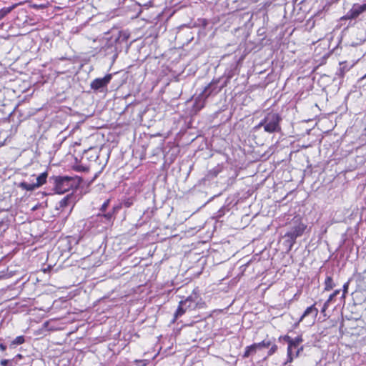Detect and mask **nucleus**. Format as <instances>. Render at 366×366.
Masks as SVG:
<instances>
[{
  "instance_id": "nucleus-1",
  "label": "nucleus",
  "mask_w": 366,
  "mask_h": 366,
  "mask_svg": "<svg viewBox=\"0 0 366 366\" xmlns=\"http://www.w3.org/2000/svg\"><path fill=\"white\" fill-rule=\"evenodd\" d=\"M281 117L277 113L269 112L264 118L257 125L254 129H258L263 127L264 130L268 133H273L280 130V122Z\"/></svg>"
},
{
  "instance_id": "nucleus-2",
  "label": "nucleus",
  "mask_w": 366,
  "mask_h": 366,
  "mask_svg": "<svg viewBox=\"0 0 366 366\" xmlns=\"http://www.w3.org/2000/svg\"><path fill=\"white\" fill-rule=\"evenodd\" d=\"M204 305V302L201 301L200 298L196 294L190 295L187 299L179 302L175 313V317L177 318L182 316L186 311L193 310L197 307H203Z\"/></svg>"
},
{
  "instance_id": "nucleus-3",
  "label": "nucleus",
  "mask_w": 366,
  "mask_h": 366,
  "mask_svg": "<svg viewBox=\"0 0 366 366\" xmlns=\"http://www.w3.org/2000/svg\"><path fill=\"white\" fill-rule=\"evenodd\" d=\"M54 184V190L57 194H63L75 187L74 179L69 177H57Z\"/></svg>"
},
{
  "instance_id": "nucleus-4",
  "label": "nucleus",
  "mask_w": 366,
  "mask_h": 366,
  "mask_svg": "<svg viewBox=\"0 0 366 366\" xmlns=\"http://www.w3.org/2000/svg\"><path fill=\"white\" fill-rule=\"evenodd\" d=\"M306 229V225L300 222L299 220H297L295 222V225L292 228L290 231L287 232L285 234V237H287L291 240L292 243H294L296 238L301 236L304 231Z\"/></svg>"
},
{
  "instance_id": "nucleus-5",
  "label": "nucleus",
  "mask_w": 366,
  "mask_h": 366,
  "mask_svg": "<svg viewBox=\"0 0 366 366\" xmlns=\"http://www.w3.org/2000/svg\"><path fill=\"white\" fill-rule=\"evenodd\" d=\"M112 79V74H107L103 78H97L95 79L92 83H91V87L92 89L94 90H98L101 88H103L106 86L111 81Z\"/></svg>"
},
{
  "instance_id": "nucleus-6",
  "label": "nucleus",
  "mask_w": 366,
  "mask_h": 366,
  "mask_svg": "<svg viewBox=\"0 0 366 366\" xmlns=\"http://www.w3.org/2000/svg\"><path fill=\"white\" fill-rule=\"evenodd\" d=\"M212 86V84H209L207 87H205L201 95L196 99L194 107H196L197 110H199L204 106L203 103L199 104L201 100L202 99H206L213 92V91L211 89Z\"/></svg>"
},
{
  "instance_id": "nucleus-7",
  "label": "nucleus",
  "mask_w": 366,
  "mask_h": 366,
  "mask_svg": "<svg viewBox=\"0 0 366 366\" xmlns=\"http://www.w3.org/2000/svg\"><path fill=\"white\" fill-rule=\"evenodd\" d=\"M366 9V4L354 5L344 19H355Z\"/></svg>"
},
{
  "instance_id": "nucleus-8",
  "label": "nucleus",
  "mask_w": 366,
  "mask_h": 366,
  "mask_svg": "<svg viewBox=\"0 0 366 366\" xmlns=\"http://www.w3.org/2000/svg\"><path fill=\"white\" fill-rule=\"evenodd\" d=\"M315 305H313L310 307H308L305 311L304 312V313L302 314V315L300 317V320H299V322L302 321V320L310 315H312L314 316V320L316 318V317L318 315V310L315 307Z\"/></svg>"
},
{
  "instance_id": "nucleus-9",
  "label": "nucleus",
  "mask_w": 366,
  "mask_h": 366,
  "mask_svg": "<svg viewBox=\"0 0 366 366\" xmlns=\"http://www.w3.org/2000/svg\"><path fill=\"white\" fill-rule=\"evenodd\" d=\"M22 4L23 2L14 4L9 7H4L0 9V20L6 16L8 14H9L12 10L16 9L18 6L21 5Z\"/></svg>"
},
{
  "instance_id": "nucleus-10",
  "label": "nucleus",
  "mask_w": 366,
  "mask_h": 366,
  "mask_svg": "<svg viewBox=\"0 0 366 366\" xmlns=\"http://www.w3.org/2000/svg\"><path fill=\"white\" fill-rule=\"evenodd\" d=\"M74 202V197L71 194H68L64 197L60 202V207H65Z\"/></svg>"
},
{
  "instance_id": "nucleus-11",
  "label": "nucleus",
  "mask_w": 366,
  "mask_h": 366,
  "mask_svg": "<svg viewBox=\"0 0 366 366\" xmlns=\"http://www.w3.org/2000/svg\"><path fill=\"white\" fill-rule=\"evenodd\" d=\"M46 178H47L46 172H43L36 177V182H35V184H36V186L37 187V188L41 187L46 182Z\"/></svg>"
},
{
  "instance_id": "nucleus-12",
  "label": "nucleus",
  "mask_w": 366,
  "mask_h": 366,
  "mask_svg": "<svg viewBox=\"0 0 366 366\" xmlns=\"http://www.w3.org/2000/svg\"><path fill=\"white\" fill-rule=\"evenodd\" d=\"M335 287V283L331 277L327 276L325 280V291H330L333 289Z\"/></svg>"
},
{
  "instance_id": "nucleus-13",
  "label": "nucleus",
  "mask_w": 366,
  "mask_h": 366,
  "mask_svg": "<svg viewBox=\"0 0 366 366\" xmlns=\"http://www.w3.org/2000/svg\"><path fill=\"white\" fill-rule=\"evenodd\" d=\"M20 187L27 191H33L37 188L35 183H28L26 182H21Z\"/></svg>"
},
{
  "instance_id": "nucleus-14",
  "label": "nucleus",
  "mask_w": 366,
  "mask_h": 366,
  "mask_svg": "<svg viewBox=\"0 0 366 366\" xmlns=\"http://www.w3.org/2000/svg\"><path fill=\"white\" fill-rule=\"evenodd\" d=\"M257 350L256 345L254 344L247 346L245 348L244 353L243 355L244 357H248L252 353L255 352Z\"/></svg>"
},
{
  "instance_id": "nucleus-15",
  "label": "nucleus",
  "mask_w": 366,
  "mask_h": 366,
  "mask_svg": "<svg viewBox=\"0 0 366 366\" xmlns=\"http://www.w3.org/2000/svg\"><path fill=\"white\" fill-rule=\"evenodd\" d=\"M25 340L24 336H18L16 337L11 342L12 345H21L24 342Z\"/></svg>"
},
{
  "instance_id": "nucleus-16",
  "label": "nucleus",
  "mask_w": 366,
  "mask_h": 366,
  "mask_svg": "<svg viewBox=\"0 0 366 366\" xmlns=\"http://www.w3.org/2000/svg\"><path fill=\"white\" fill-rule=\"evenodd\" d=\"M270 345V342H265V341H262L259 343H255L254 345H256V348H259V347H269Z\"/></svg>"
},
{
  "instance_id": "nucleus-17",
  "label": "nucleus",
  "mask_w": 366,
  "mask_h": 366,
  "mask_svg": "<svg viewBox=\"0 0 366 366\" xmlns=\"http://www.w3.org/2000/svg\"><path fill=\"white\" fill-rule=\"evenodd\" d=\"M287 361H286L285 364H287L288 362H292L293 361V359H294L292 351L287 350Z\"/></svg>"
},
{
  "instance_id": "nucleus-18",
  "label": "nucleus",
  "mask_w": 366,
  "mask_h": 366,
  "mask_svg": "<svg viewBox=\"0 0 366 366\" xmlns=\"http://www.w3.org/2000/svg\"><path fill=\"white\" fill-rule=\"evenodd\" d=\"M299 347V345H297V343L294 342L293 341L292 342V343L290 345H288L287 347V350L289 351H292L294 349H296Z\"/></svg>"
},
{
  "instance_id": "nucleus-19",
  "label": "nucleus",
  "mask_w": 366,
  "mask_h": 366,
  "mask_svg": "<svg viewBox=\"0 0 366 366\" xmlns=\"http://www.w3.org/2000/svg\"><path fill=\"white\" fill-rule=\"evenodd\" d=\"M282 339L287 342L288 345H290L292 343V342L293 341V339L291 338L290 336L288 335H285L284 337H282Z\"/></svg>"
},
{
  "instance_id": "nucleus-20",
  "label": "nucleus",
  "mask_w": 366,
  "mask_h": 366,
  "mask_svg": "<svg viewBox=\"0 0 366 366\" xmlns=\"http://www.w3.org/2000/svg\"><path fill=\"white\" fill-rule=\"evenodd\" d=\"M347 288H348V283L347 282L343 286V292H342V298H345V295L347 292Z\"/></svg>"
},
{
  "instance_id": "nucleus-21",
  "label": "nucleus",
  "mask_w": 366,
  "mask_h": 366,
  "mask_svg": "<svg viewBox=\"0 0 366 366\" xmlns=\"http://www.w3.org/2000/svg\"><path fill=\"white\" fill-rule=\"evenodd\" d=\"M277 345H273V346L270 348V350H269L268 355H272L273 353H274V352L277 351Z\"/></svg>"
},
{
  "instance_id": "nucleus-22",
  "label": "nucleus",
  "mask_w": 366,
  "mask_h": 366,
  "mask_svg": "<svg viewBox=\"0 0 366 366\" xmlns=\"http://www.w3.org/2000/svg\"><path fill=\"white\" fill-rule=\"evenodd\" d=\"M330 302L329 301H326L324 305H323V307H322V309L321 310V312L323 313L326 311V310L329 307V305H330Z\"/></svg>"
},
{
  "instance_id": "nucleus-23",
  "label": "nucleus",
  "mask_w": 366,
  "mask_h": 366,
  "mask_svg": "<svg viewBox=\"0 0 366 366\" xmlns=\"http://www.w3.org/2000/svg\"><path fill=\"white\" fill-rule=\"evenodd\" d=\"M293 342L300 345V344L302 342V337L298 336L293 339Z\"/></svg>"
},
{
  "instance_id": "nucleus-24",
  "label": "nucleus",
  "mask_w": 366,
  "mask_h": 366,
  "mask_svg": "<svg viewBox=\"0 0 366 366\" xmlns=\"http://www.w3.org/2000/svg\"><path fill=\"white\" fill-rule=\"evenodd\" d=\"M303 350V347H300L299 348H297V351H296V353H295V357H298L300 355V353Z\"/></svg>"
},
{
  "instance_id": "nucleus-25",
  "label": "nucleus",
  "mask_w": 366,
  "mask_h": 366,
  "mask_svg": "<svg viewBox=\"0 0 366 366\" xmlns=\"http://www.w3.org/2000/svg\"><path fill=\"white\" fill-rule=\"evenodd\" d=\"M8 362H9V360L4 359V360H1V365H4V366H6Z\"/></svg>"
},
{
  "instance_id": "nucleus-26",
  "label": "nucleus",
  "mask_w": 366,
  "mask_h": 366,
  "mask_svg": "<svg viewBox=\"0 0 366 366\" xmlns=\"http://www.w3.org/2000/svg\"><path fill=\"white\" fill-rule=\"evenodd\" d=\"M335 295H332V293L329 296L328 299L327 300V301H329V302L330 303L333 299L335 298Z\"/></svg>"
},
{
  "instance_id": "nucleus-27",
  "label": "nucleus",
  "mask_w": 366,
  "mask_h": 366,
  "mask_svg": "<svg viewBox=\"0 0 366 366\" xmlns=\"http://www.w3.org/2000/svg\"><path fill=\"white\" fill-rule=\"evenodd\" d=\"M6 349V347L4 344H0V350L4 352Z\"/></svg>"
},
{
  "instance_id": "nucleus-28",
  "label": "nucleus",
  "mask_w": 366,
  "mask_h": 366,
  "mask_svg": "<svg viewBox=\"0 0 366 366\" xmlns=\"http://www.w3.org/2000/svg\"><path fill=\"white\" fill-rule=\"evenodd\" d=\"M108 204H109V201H107L106 202H104L102 205V209H105L107 208Z\"/></svg>"
},
{
  "instance_id": "nucleus-29",
  "label": "nucleus",
  "mask_w": 366,
  "mask_h": 366,
  "mask_svg": "<svg viewBox=\"0 0 366 366\" xmlns=\"http://www.w3.org/2000/svg\"><path fill=\"white\" fill-rule=\"evenodd\" d=\"M340 292V290H336L335 291H334V292L332 293V295H335V297H336L337 295H338Z\"/></svg>"
}]
</instances>
